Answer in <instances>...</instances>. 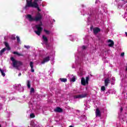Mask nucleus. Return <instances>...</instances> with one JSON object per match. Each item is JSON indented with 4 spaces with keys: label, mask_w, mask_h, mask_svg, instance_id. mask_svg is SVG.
I'll return each instance as SVG.
<instances>
[{
    "label": "nucleus",
    "mask_w": 127,
    "mask_h": 127,
    "mask_svg": "<svg viewBox=\"0 0 127 127\" xmlns=\"http://www.w3.org/2000/svg\"><path fill=\"white\" fill-rule=\"evenodd\" d=\"M25 17L28 21H40V24L35 25L34 29H35V33L39 36L41 34V31L43 30V28L41 26L43 25L41 20L42 19V15L40 12H38L35 17L32 16V15L28 14L25 16Z\"/></svg>",
    "instance_id": "nucleus-1"
},
{
    "label": "nucleus",
    "mask_w": 127,
    "mask_h": 127,
    "mask_svg": "<svg viewBox=\"0 0 127 127\" xmlns=\"http://www.w3.org/2000/svg\"><path fill=\"white\" fill-rule=\"evenodd\" d=\"M26 0V3L25 6L23 7V9H29V7H38V3H41V0Z\"/></svg>",
    "instance_id": "nucleus-2"
},
{
    "label": "nucleus",
    "mask_w": 127,
    "mask_h": 127,
    "mask_svg": "<svg viewBox=\"0 0 127 127\" xmlns=\"http://www.w3.org/2000/svg\"><path fill=\"white\" fill-rule=\"evenodd\" d=\"M81 13L83 15H85L87 14L88 16H93L94 14H95V13H94V11L92 10L91 7H89L85 10H82L81 11Z\"/></svg>",
    "instance_id": "nucleus-3"
},
{
    "label": "nucleus",
    "mask_w": 127,
    "mask_h": 127,
    "mask_svg": "<svg viewBox=\"0 0 127 127\" xmlns=\"http://www.w3.org/2000/svg\"><path fill=\"white\" fill-rule=\"evenodd\" d=\"M12 62V65L13 66H14L15 68H17L20 66V65H22L21 62L19 61H17L14 59V58L11 57L10 58Z\"/></svg>",
    "instance_id": "nucleus-4"
},
{
    "label": "nucleus",
    "mask_w": 127,
    "mask_h": 127,
    "mask_svg": "<svg viewBox=\"0 0 127 127\" xmlns=\"http://www.w3.org/2000/svg\"><path fill=\"white\" fill-rule=\"evenodd\" d=\"M87 97V93H82L74 96V99H83Z\"/></svg>",
    "instance_id": "nucleus-5"
},
{
    "label": "nucleus",
    "mask_w": 127,
    "mask_h": 127,
    "mask_svg": "<svg viewBox=\"0 0 127 127\" xmlns=\"http://www.w3.org/2000/svg\"><path fill=\"white\" fill-rule=\"evenodd\" d=\"M88 82H89V77H86L85 80L84 77L81 78V85H83V86H85V85H86V84H88Z\"/></svg>",
    "instance_id": "nucleus-6"
},
{
    "label": "nucleus",
    "mask_w": 127,
    "mask_h": 127,
    "mask_svg": "<svg viewBox=\"0 0 127 127\" xmlns=\"http://www.w3.org/2000/svg\"><path fill=\"white\" fill-rule=\"evenodd\" d=\"M50 60V57L49 56L46 57L43 59L41 64H45V63H47V62H48Z\"/></svg>",
    "instance_id": "nucleus-7"
},
{
    "label": "nucleus",
    "mask_w": 127,
    "mask_h": 127,
    "mask_svg": "<svg viewBox=\"0 0 127 127\" xmlns=\"http://www.w3.org/2000/svg\"><path fill=\"white\" fill-rule=\"evenodd\" d=\"M107 42L108 43V46H109V47H113L114 46V41H113V40H108L107 41Z\"/></svg>",
    "instance_id": "nucleus-8"
},
{
    "label": "nucleus",
    "mask_w": 127,
    "mask_h": 127,
    "mask_svg": "<svg viewBox=\"0 0 127 127\" xmlns=\"http://www.w3.org/2000/svg\"><path fill=\"white\" fill-rule=\"evenodd\" d=\"M96 118H100L101 117V112H100L99 109H97L96 110Z\"/></svg>",
    "instance_id": "nucleus-9"
},
{
    "label": "nucleus",
    "mask_w": 127,
    "mask_h": 127,
    "mask_svg": "<svg viewBox=\"0 0 127 127\" xmlns=\"http://www.w3.org/2000/svg\"><path fill=\"white\" fill-rule=\"evenodd\" d=\"M70 82H75L76 81V77L75 76L71 75L69 76Z\"/></svg>",
    "instance_id": "nucleus-10"
},
{
    "label": "nucleus",
    "mask_w": 127,
    "mask_h": 127,
    "mask_svg": "<svg viewBox=\"0 0 127 127\" xmlns=\"http://www.w3.org/2000/svg\"><path fill=\"white\" fill-rule=\"evenodd\" d=\"M101 31V30L99 28H94L93 29V32L94 34H97L98 32H100Z\"/></svg>",
    "instance_id": "nucleus-11"
},
{
    "label": "nucleus",
    "mask_w": 127,
    "mask_h": 127,
    "mask_svg": "<svg viewBox=\"0 0 127 127\" xmlns=\"http://www.w3.org/2000/svg\"><path fill=\"white\" fill-rule=\"evenodd\" d=\"M54 111L56 112V113H62V109L58 107L54 109Z\"/></svg>",
    "instance_id": "nucleus-12"
},
{
    "label": "nucleus",
    "mask_w": 127,
    "mask_h": 127,
    "mask_svg": "<svg viewBox=\"0 0 127 127\" xmlns=\"http://www.w3.org/2000/svg\"><path fill=\"white\" fill-rule=\"evenodd\" d=\"M43 41L45 43V44H47L48 39H47V37L44 35H43Z\"/></svg>",
    "instance_id": "nucleus-13"
},
{
    "label": "nucleus",
    "mask_w": 127,
    "mask_h": 127,
    "mask_svg": "<svg viewBox=\"0 0 127 127\" xmlns=\"http://www.w3.org/2000/svg\"><path fill=\"white\" fill-rule=\"evenodd\" d=\"M4 44L5 45V46L6 47V49L8 51L10 50V47H9V45L8 44V43L6 42H5L4 43Z\"/></svg>",
    "instance_id": "nucleus-14"
},
{
    "label": "nucleus",
    "mask_w": 127,
    "mask_h": 127,
    "mask_svg": "<svg viewBox=\"0 0 127 127\" xmlns=\"http://www.w3.org/2000/svg\"><path fill=\"white\" fill-rule=\"evenodd\" d=\"M14 88L15 89V90H19V88H20L21 87V84H15L13 86Z\"/></svg>",
    "instance_id": "nucleus-15"
},
{
    "label": "nucleus",
    "mask_w": 127,
    "mask_h": 127,
    "mask_svg": "<svg viewBox=\"0 0 127 127\" xmlns=\"http://www.w3.org/2000/svg\"><path fill=\"white\" fill-rule=\"evenodd\" d=\"M30 66L31 67V72H34V69H33V63H32V62H31L30 63Z\"/></svg>",
    "instance_id": "nucleus-16"
},
{
    "label": "nucleus",
    "mask_w": 127,
    "mask_h": 127,
    "mask_svg": "<svg viewBox=\"0 0 127 127\" xmlns=\"http://www.w3.org/2000/svg\"><path fill=\"white\" fill-rule=\"evenodd\" d=\"M110 79H109L108 78H106L105 80V86H108V85L109 84V83H110Z\"/></svg>",
    "instance_id": "nucleus-17"
},
{
    "label": "nucleus",
    "mask_w": 127,
    "mask_h": 127,
    "mask_svg": "<svg viewBox=\"0 0 127 127\" xmlns=\"http://www.w3.org/2000/svg\"><path fill=\"white\" fill-rule=\"evenodd\" d=\"M0 71L1 72L2 76H3V77H4V76H5V73H4V72H5V70L1 69V68H0Z\"/></svg>",
    "instance_id": "nucleus-18"
},
{
    "label": "nucleus",
    "mask_w": 127,
    "mask_h": 127,
    "mask_svg": "<svg viewBox=\"0 0 127 127\" xmlns=\"http://www.w3.org/2000/svg\"><path fill=\"white\" fill-rule=\"evenodd\" d=\"M81 120L82 121H86L87 120V117H86L85 115H83L81 117Z\"/></svg>",
    "instance_id": "nucleus-19"
},
{
    "label": "nucleus",
    "mask_w": 127,
    "mask_h": 127,
    "mask_svg": "<svg viewBox=\"0 0 127 127\" xmlns=\"http://www.w3.org/2000/svg\"><path fill=\"white\" fill-rule=\"evenodd\" d=\"M5 50H6V49L5 48L2 49L1 50V51L0 52V55H2V53H3V52H4V51H5Z\"/></svg>",
    "instance_id": "nucleus-20"
},
{
    "label": "nucleus",
    "mask_w": 127,
    "mask_h": 127,
    "mask_svg": "<svg viewBox=\"0 0 127 127\" xmlns=\"http://www.w3.org/2000/svg\"><path fill=\"white\" fill-rule=\"evenodd\" d=\"M44 32H45L46 34H50V31L47 30L45 29H44Z\"/></svg>",
    "instance_id": "nucleus-21"
},
{
    "label": "nucleus",
    "mask_w": 127,
    "mask_h": 127,
    "mask_svg": "<svg viewBox=\"0 0 127 127\" xmlns=\"http://www.w3.org/2000/svg\"><path fill=\"white\" fill-rule=\"evenodd\" d=\"M51 56H55V51L53 50L50 53Z\"/></svg>",
    "instance_id": "nucleus-22"
},
{
    "label": "nucleus",
    "mask_w": 127,
    "mask_h": 127,
    "mask_svg": "<svg viewBox=\"0 0 127 127\" xmlns=\"http://www.w3.org/2000/svg\"><path fill=\"white\" fill-rule=\"evenodd\" d=\"M13 54H16V55H18V56H22V55L18 53L17 52H13Z\"/></svg>",
    "instance_id": "nucleus-23"
},
{
    "label": "nucleus",
    "mask_w": 127,
    "mask_h": 127,
    "mask_svg": "<svg viewBox=\"0 0 127 127\" xmlns=\"http://www.w3.org/2000/svg\"><path fill=\"white\" fill-rule=\"evenodd\" d=\"M60 80H61L62 82H64V83L67 82V79L66 78H60Z\"/></svg>",
    "instance_id": "nucleus-24"
},
{
    "label": "nucleus",
    "mask_w": 127,
    "mask_h": 127,
    "mask_svg": "<svg viewBox=\"0 0 127 127\" xmlns=\"http://www.w3.org/2000/svg\"><path fill=\"white\" fill-rule=\"evenodd\" d=\"M27 85L28 88H29V89L30 88V81H29V80H27Z\"/></svg>",
    "instance_id": "nucleus-25"
},
{
    "label": "nucleus",
    "mask_w": 127,
    "mask_h": 127,
    "mask_svg": "<svg viewBox=\"0 0 127 127\" xmlns=\"http://www.w3.org/2000/svg\"><path fill=\"white\" fill-rule=\"evenodd\" d=\"M78 74L79 75V76L83 75V72H82V70L79 69V71L78 72Z\"/></svg>",
    "instance_id": "nucleus-26"
},
{
    "label": "nucleus",
    "mask_w": 127,
    "mask_h": 127,
    "mask_svg": "<svg viewBox=\"0 0 127 127\" xmlns=\"http://www.w3.org/2000/svg\"><path fill=\"white\" fill-rule=\"evenodd\" d=\"M30 117L31 118H35V115H34V113H31V114L30 115Z\"/></svg>",
    "instance_id": "nucleus-27"
},
{
    "label": "nucleus",
    "mask_w": 127,
    "mask_h": 127,
    "mask_svg": "<svg viewBox=\"0 0 127 127\" xmlns=\"http://www.w3.org/2000/svg\"><path fill=\"white\" fill-rule=\"evenodd\" d=\"M101 91H105V90H106V87H105V86H102L101 87Z\"/></svg>",
    "instance_id": "nucleus-28"
},
{
    "label": "nucleus",
    "mask_w": 127,
    "mask_h": 127,
    "mask_svg": "<svg viewBox=\"0 0 127 127\" xmlns=\"http://www.w3.org/2000/svg\"><path fill=\"white\" fill-rule=\"evenodd\" d=\"M16 38H17V41L18 43H19L20 42V39H19V37L17 36Z\"/></svg>",
    "instance_id": "nucleus-29"
},
{
    "label": "nucleus",
    "mask_w": 127,
    "mask_h": 127,
    "mask_svg": "<svg viewBox=\"0 0 127 127\" xmlns=\"http://www.w3.org/2000/svg\"><path fill=\"white\" fill-rule=\"evenodd\" d=\"M29 107L30 108V110H31V108H32V103H29Z\"/></svg>",
    "instance_id": "nucleus-30"
},
{
    "label": "nucleus",
    "mask_w": 127,
    "mask_h": 127,
    "mask_svg": "<svg viewBox=\"0 0 127 127\" xmlns=\"http://www.w3.org/2000/svg\"><path fill=\"white\" fill-rule=\"evenodd\" d=\"M32 93H34V88H31L30 90V94H32Z\"/></svg>",
    "instance_id": "nucleus-31"
},
{
    "label": "nucleus",
    "mask_w": 127,
    "mask_h": 127,
    "mask_svg": "<svg viewBox=\"0 0 127 127\" xmlns=\"http://www.w3.org/2000/svg\"><path fill=\"white\" fill-rule=\"evenodd\" d=\"M35 8H37L38 11H41V9L39 8V5L38 4V7H35Z\"/></svg>",
    "instance_id": "nucleus-32"
},
{
    "label": "nucleus",
    "mask_w": 127,
    "mask_h": 127,
    "mask_svg": "<svg viewBox=\"0 0 127 127\" xmlns=\"http://www.w3.org/2000/svg\"><path fill=\"white\" fill-rule=\"evenodd\" d=\"M31 125L32 126V127H34V122L33 121H32L31 122Z\"/></svg>",
    "instance_id": "nucleus-33"
},
{
    "label": "nucleus",
    "mask_w": 127,
    "mask_h": 127,
    "mask_svg": "<svg viewBox=\"0 0 127 127\" xmlns=\"http://www.w3.org/2000/svg\"><path fill=\"white\" fill-rule=\"evenodd\" d=\"M24 47L27 49H29V48H30V47H29V46H24Z\"/></svg>",
    "instance_id": "nucleus-34"
},
{
    "label": "nucleus",
    "mask_w": 127,
    "mask_h": 127,
    "mask_svg": "<svg viewBox=\"0 0 127 127\" xmlns=\"http://www.w3.org/2000/svg\"><path fill=\"white\" fill-rule=\"evenodd\" d=\"M82 49L83 50H84V49H86V48H87V47L85 46H83L82 47H81Z\"/></svg>",
    "instance_id": "nucleus-35"
},
{
    "label": "nucleus",
    "mask_w": 127,
    "mask_h": 127,
    "mask_svg": "<svg viewBox=\"0 0 127 127\" xmlns=\"http://www.w3.org/2000/svg\"><path fill=\"white\" fill-rule=\"evenodd\" d=\"M123 107H121L120 110V113H122V112H123Z\"/></svg>",
    "instance_id": "nucleus-36"
},
{
    "label": "nucleus",
    "mask_w": 127,
    "mask_h": 127,
    "mask_svg": "<svg viewBox=\"0 0 127 127\" xmlns=\"http://www.w3.org/2000/svg\"><path fill=\"white\" fill-rule=\"evenodd\" d=\"M121 56H122V57H124V56H125V53H122L121 54Z\"/></svg>",
    "instance_id": "nucleus-37"
},
{
    "label": "nucleus",
    "mask_w": 127,
    "mask_h": 127,
    "mask_svg": "<svg viewBox=\"0 0 127 127\" xmlns=\"http://www.w3.org/2000/svg\"><path fill=\"white\" fill-rule=\"evenodd\" d=\"M2 108V105H1V104L0 103V110H1Z\"/></svg>",
    "instance_id": "nucleus-38"
},
{
    "label": "nucleus",
    "mask_w": 127,
    "mask_h": 127,
    "mask_svg": "<svg viewBox=\"0 0 127 127\" xmlns=\"http://www.w3.org/2000/svg\"><path fill=\"white\" fill-rule=\"evenodd\" d=\"M22 90H20V92H23V87H21Z\"/></svg>",
    "instance_id": "nucleus-39"
},
{
    "label": "nucleus",
    "mask_w": 127,
    "mask_h": 127,
    "mask_svg": "<svg viewBox=\"0 0 127 127\" xmlns=\"http://www.w3.org/2000/svg\"><path fill=\"white\" fill-rule=\"evenodd\" d=\"M112 80L113 81H116V78L115 77H112Z\"/></svg>",
    "instance_id": "nucleus-40"
},
{
    "label": "nucleus",
    "mask_w": 127,
    "mask_h": 127,
    "mask_svg": "<svg viewBox=\"0 0 127 127\" xmlns=\"http://www.w3.org/2000/svg\"><path fill=\"white\" fill-rule=\"evenodd\" d=\"M18 76H21V73H19V74H18Z\"/></svg>",
    "instance_id": "nucleus-41"
},
{
    "label": "nucleus",
    "mask_w": 127,
    "mask_h": 127,
    "mask_svg": "<svg viewBox=\"0 0 127 127\" xmlns=\"http://www.w3.org/2000/svg\"><path fill=\"white\" fill-rule=\"evenodd\" d=\"M98 0H96V1H95V3H97V2H98Z\"/></svg>",
    "instance_id": "nucleus-42"
},
{
    "label": "nucleus",
    "mask_w": 127,
    "mask_h": 127,
    "mask_svg": "<svg viewBox=\"0 0 127 127\" xmlns=\"http://www.w3.org/2000/svg\"><path fill=\"white\" fill-rule=\"evenodd\" d=\"M69 127H74L72 126H70Z\"/></svg>",
    "instance_id": "nucleus-43"
},
{
    "label": "nucleus",
    "mask_w": 127,
    "mask_h": 127,
    "mask_svg": "<svg viewBox=\"0 0 127 127\" xmlns=\"http://www.w3.org/2000/svg\"><path fill=\"white\" fill-rule=\"evenodd\" d=\"M42 6H45V5L42 4Z\"/></svg>",
    "instance_id": "nucleus-44"
},
{
    "label": "nucleus",
    "mask_w": 127,
    "mask_h": 127,
    "mask_svg": "<svg viewBox=\"0 0 127 127\" xmlns=\"http://www.w3.org/2000/svg\"><path fill=\"white\" fill-rule=\"evenodd\" d=\"M53 21H54V22H55V20L54 19V20H53Z\"/></svg>",
    "instance_id": "nucleus-45"
},
{
    "label": "nucleus",
    "mask_w": 127,
    "mask_h": 127,
    "mask_svg": "<svg viewBox=\"0 0 127 127\" xmlns=\"http://www.w3.org/2000/svg\"><path fill=\"white\" fill-rule=\"evenodd\" d=\"M126 2H127V1H126Z\"/></svg>",
    "instance_id": "nucleus-46"
},
{
    "label": "nucleus",
    "mask_w": 127,
    "mask_h": 127,
    "mask_svg": "<svg viewBox=\"0 0 127 127\" xmlns=\"http://www.w3.org/2000/svg\"><path fill=\"white\" fill-rule=\"evenodd\" d=\"M70 40L72 41V40H72V39H70Z\"/></svg>",
    "instance_id": "nucleus-47"
},
{
    "label": "nucleus",
    "mask_w": 127,
    "mask_h": 127,
    "mask_svg": "<svg viewBox=\"0 0 127 127\" xmlns=\"http://www.w3.org/2000/svg\"><path fill=\"white\" fill-rule=\"evenodd\" d=\"M126 20H127V18H126Z\"/></svg>",
    "instance_id": "nucleus-48"
},
{
    "label": "nucleus",
    "mask_w": 127,
    "mask_h": 127,
    "mask_svg": "<svg viewBox=\"0 0 127 127\" xmlns=\"http://www.w3.org/2000/svg\"><path fill=\"white\" fill-rule=\"evenodd\" d=\"M118 7H120V6H118Z\"/></svg>",
    "instance_id": "nucleus-49"
},
{
    "label": "nucleus",
    "mask_w": 127,
    "mask_h": 127,
    "mask_svg": "<svg viewBox=\"0 0 127 127\" xmlns=\"http://www.w3.org/2000/svg\"><path fill=\"white\" fill-rule=\"evenodd\" d=\"M72 68H74V66H72Z\"/></svg>",
    "instance_id": "nucleus-50"
},
{
    "label": "nucleus",
    "mask_w": 127,
    "mask_h": 127,
    "mask_svg": "<svg viewBox=\"0 0 127 127\" xmlns=\"http://www.w3.org/2000/svg\"><path fill=\"white\" fill-rule=\"evenodd\" d=\"M70 37H71V36H69Z\"/></svg>",
    "instance_id": "nucleus-51"
},
{
    "label": "nucleus",
    "mask_w": 127,
    "mask_h": 127,
    "mask_svg": "<svg viewBox=\"0 0 127 127\" xmlns=\"http://www.w3.org/2000/svg\"><path fill=\"white\" fill-rule=\"evenodd\" d=\"M76 57H77L76 56H75V59H76Z\"/></svg>",
    "instance_id": "nucleus-52"
},
{
    "label": "nucleus",
    "mask_w": 127,
    "mask_h": 127,
    "mask_svg": "<svg viewBox=\"0 0 127 127\" xmlns=\"http://www.w3.org/2000/svg\"><path fill=\"white\" fill-rule=\"evenodd\" d=\"M127 71V68L126 69Z\"/></svg>",
    "instance_id": "nucleus-53"
},
{
    "label": "nucleus",
    "mask_w": 127,
    "mask_h": 127,
    "mask_svg": "<svg viewBox=\"0 0 127 127\" xmlns=\"http://www.w3.org/2000/svg\"><path fill=\"white\" fill-rule=\"evenodd\" d=\"M1 127L0 125V127Z\"/></svg>",
    "instance_id": "nucleus-54"
}]
</instances>
